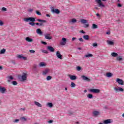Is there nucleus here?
Returning <instances> with one entry per match:
<instances>
[{
  "label": "nucleus",
  "mask_w": 124,
  "mask_h": 124,
  "mask_svg": "<svg viewBox=\"0 0 124 124\" xmlns=\"http://www.w3.org/2000/svg\"><path fill=\"white\" fill-rule=\"evenodd\" d=\"M81 69V68L80 66H78L77 67V70H78V71H80Z\"/></svg>",
  "instance_id": "nucleus-41"
},
{
  "label": "nucleus",
  "mask_w": 124,
  "mask_h": 124,
  "mask_svg": "<svg viewBox=\"0 0 124 124\" xmlns=\"http://www.w3.org/2000/svg\"><path fill=\"white\" fill-rule=\"evenodd\" d=\"M22 59L24 60V61H27V57L23 56Z\"/></svg>",
  "instance_id": "nucleus-60"
},
{
  "label": "nucleus",
  "mask_w": 124,
  "mask_h": 124,
  "mask_svg": "<svg viewBox=\"0 0 124 124\" xmlns=\"http://www.w3.org/2000/svg\"><path fill=\"white\" fill-rule=\"evenodd\" d=\"M37 21L38 22H40V23L37 22L35 23V25H36L37 26H43V23H46V20H45L39 19H37Z\"/></svg>",
  "instance_id": "nucleus-1"
},
{
  "label": "nucleus",
  "mask_w": 124,
  "mask_h": 124,
  "mask_svg": "<svg viewBox=\"0 0 124 124\" xmlns=\"http://www.w3.org/2000/svg\"><path fill=\"white\" fill-rule=\"evenodd\" d=\"M106 34L110 35V31H108V32H106Z\"/></svg>",
  "instance_id": "nucleus-62"
},
{
  "label": "nucleus",
  "mask_w": 124,
  "mask_h": 124,
  "mask_svg": "<svg viewBox=\"0 0 124 124\" xmlns=\"http://www.w3.org/2000/svg\"><path fill=\"white\" fill-rule=\"evenodd\" d=\"M50 71L49 69H46L45 71H43V75H46Z\"/></svg>",
  "instance_id": "nucleus-19"
},
{
  "label": "nucleus",
  "mask_w": 124,
  "mask_h": 124,
  "mask_svg": "<svg viewBox=\"0 0 124 124\" xmlns=\"http://www.w3.org/2000/svg\"><path fill=\"white\" fill-rule=\"evenodd\" d=\"M5 91H6L5 88L0 86V92L1 93H5Z\"/></svg>",
  "instance_id": "nucleus-16"
},
{
  "label": "nucleus",
  "mask_w": 124,
  "mask_h": 124,
  "mask_svg": "<svg viewBox=\"0 0 124 124\" xmlns=\"http://www.w3.org/2000/svg\"><path fill=\"white\" fill-rule=\"evenodd\" d=\"M47 49L49 51V52H51L52 53L55 52V48L51 46H48L46 47Z\"/></svg>",
  "instance_id": "nucleus-7"
},
{
  "label": "nucleus",
  "mask_w": 124,
  "mask_h": 124,
  "mask_svg": "<svg viewBox=\"0 0 124 124\" xmlns=\"http://www.w3.org/2000/svg\"><path fill=\"white\" fill-rule=\"evenodd\" d=\"M39 66H41V67H43V66H46V64L44 63L43 62H41L39 64Z\"/></svg>",
  "instance_id": "nucleus-26"
},
{
  "label": "nucleus",
  "mask_w": 124,
  "mask_h": 124,
  "mask_svg": "<svg viewBox=\"0 0 124 124\" xmlns=\"http://www.w3.org/2000/svg\"><path fill=\"white\" fill-rule=\"evenodd\" d=\"M56 56L58 59H60V60H62V55L61 54V52L60 51H57L56 52Z\"/></svg>",
  "instance_id": "nucleus-9"
},
{
  "label": "nucleus",
  "mask_w": 124,
  "mask_h": 124,
  "mask_svg": "<svg viewBox=\"0 0 124 124\" xmlns=\"http://www.w3.org/2000/svg\"><path fill=\"white\" fill-rule=\"evenodd\" d=\"M87 97L88 98H93V94H88Z\"/></svg>",
  "instance_id": "nucleus-36"
},
{
  "label": "nucleus",
  "mask_w": 124,
  "mask_h": 124,
  "mask_svg": "<svg viewBox=\"0 0 124 124\" xmlns=\"http://www.w3.org/2000/svg\"><path fill=\"white\" fill-rule=\"evenodd\" d=\"M68 76L69 77L70 80H72V81L76 80V79H77V77H76V76L68 75Z\"/></svg>",
  "instance_id": "nucleus-8"
},
{
  "label": "nucleus",
  "mask_w": 124,
  "mask_h": 124,
  "mask_svg": "<svg viewBox=\"0 0 124 124\" xmlns=\"http://www.w3.org/2000/svg\"><path fill=\"white\" fill-rule=\"evenodd\" d=\"M19 119H16L15 121H14V123H18L19 122Z\"/></svg>",
  "instance_id": "nucleus-57"
},
{
  "label": "nucleus",
  "mask_w": 124,
  "mask_h": 124,
  "mask_svg": "<svg viewBox=\"0 0 124 124\" xmlns=\"http://www.w3.org/2000/svg\"><path fill=\"white\" fill-rule=\"evenodd\" d=\"M112 123H113L112 119H107L104 121V124H112Z\"/></svg>",
  "instance_id": "nucleus-11"
},
{
  "label": "nucleus",
  "mask_w": 124,
  "mask_h": 124,
  "mask_svg": "<svg viewBox=\"0 0 124 124\" xmlns=\"http://www.w3.org/2000/svg\"><path fill=\"white\" fill-rule=\"evenodd\" d=\"M89 27H90V25L87 24H85L84 26V28H89Z\"/></svg>",
  "instance_id": "nucleus-52"
},
{
  "label": "nucleus",
  "mask_w": 124,
  "mask_h": 124,
  "mask_svg": "<svg viewBox=\"0 0 124 124\" xmlns=\"http://www.w3.org/2000/svg\"><path fill=\"white\" fill-rule=\"evenodd\" d=\"M8 79H10V80H13L14 78H13V77L12 76H8L7 77Z\"/></svg>",
  "instance_id": "nucleus-42"
},
{
  "label": "nucleus",
  "mask_w": 124,
  "mask_h": 124,
  "mask_svg": "<svg viewBox=\"0 0 124 124\" xmlns=\"http://www.w3.org/2000/svg\"><path fill=\"white\" fill-rule=\"evenodd\" d=\"M36 13L37 15L41 16V14L39 11H36Z\"/></svg>",
  "instance_id": "nucleus-48"
},
{
  "label": "nucleus",
  "mask_w": 124,
  "mask_h": 124,
  "mask_svg": "<svg viewBox=\"0 0 124 124\" xmlns=\"http://www.w3.org/2000/svg\"><path fill=\"white\" fill-rule=\"evenodd\" d=\"M98 6L99 7H104L105 6L101 2L99 4H98Z\"/></svg>",
  "instance_id": "nucleus-32"
},
{
  "label": "nucleus",
  "mask_w": 124,
  "mask_h": 124,
  "mask_svg": "<svg viewBox=\"0 0 124 124\" xmlns=\"http://www.w3.org/2000/svg\"><path fill=\"white\" fill-rule=\"evenodd\" d=\"M29 12H32V11H33V9H30L29 10H28Z\"/></svg>",
  "instance_id": "nucleus-59"
},
{
  "label": "nucleus",
  "mask_w": 124,
  "mask_h": 124,
  "mask_svg": "<svg viewBox=\"0 0 124 124\" xmlns=\"http://www.w3.org/2000/svg\"><path fill=\"white\" fill-rule=\"evenodd\" d=\"M23 56L20 55H19L17 56V58L18 59H23Z\"/></svg>",
  "instance_id": "nucleus-49"
},
{
  "label": "nucleus",
  "mask_w": 124,
  "mask_h": 124,
  "mask_svg": "<svg viewBox=\"0 0 124 124\" xmlns=\"http://www.w3.org/2000/svg\"><path fill=\"white\" fill-rule=\"evenodd\" d=\"M111 55L112 57H118V53H115V52H112Z\"/></svg>",
  "instance_id": "nucleus-24"
},
{
  "label": "nucleus",
  "mask_w": 124,
  "mask_h": 124,
  "mask_svg": "<svg viewBox=\"0 0 124 124\" xmlns=\"http://www.w3.org/2000/svg\"><path fill=\"white\" fill-rule=\"evenodd\" d=\"M89 91L91 93H100V90L99 89H91Z\"/></svg>",
  "instance_id": "nucleus-3"
},
{
  "label": "nucleus",
  "mask_w": 124,
  "mask_h": 124,
  "mask_svg": "<svg viewBox=\"0 0 124 124\" xmlns=\"http://www.w3.org/2000/svg\"><path fill=\"white\" fill-rule=\"evenodd\" d=\"M41 43H42V44H44V45H47V43H46V42L41 41Z\"/></svg>",
  "instance_id": "nucleus-51"
},
{
  "label": "nucleus",
  "mask_w": 124,
  "mask_h": 124,
  "mask_svg": "<svg viewBox=\"0 0 124 124\" xmlns=\"http://www.w3.org/2000/svg\"><path fill=\"white\" fill-rule=\"evenodd\" d=\"M118 7H122V4H121L120 3H119L118 4Z\"/></svg>",
  "instance_id": "nucleus-61"
},
{
  "label": "nucleus",
  "mask_w": 124,
  "mask_h": 124,
  "mask_svg": "<svg viewBox=\"0 0 124 124\" xmlns=\"http://www.w3.org/2000/svg\"><path fill=\"white\" fill-rule=\"evenodd\" d=\"M36 68H37V65L36 64H34L33 66V69L34 71H35L36 70Z\"/></svg>",
  "instance_id": "nucleus-35"
},
{
  "label": "nucleus",
  "mask_w": 124,
  "mask_h": 124,
  "mask_svg": "<svg viewBox=\"0 0 124 124\" xmlns=\"http://www.w3.org/2000/svg\"><path fill=\"white\" fill-rule=\"evenodd\" d=\"M77 39V38L76 37H73L72 38V41H74V40H76Z\"/></svg>",
  "instance_id": "nucleus-56"
},
{
  "label": "nucleus",
  "mask_w": 124,
  "mask_h": 124,
  "mask_svg": "<svg viewBox=\"0 0 124 124\" xmlns=\"http://www.w3.org/2000/svg\"><path fill=\"white\" fill-rule=\"evenodd\" d=\"M81 22L82 23V24H87V23H88V20L82 19L81 20Z\"/></svg>",
  "instance_id": "nucleus-25"
},
{
  "label": "nucleus",
  "mask_w": 124,
  "mask_h": 124,
  "mask_svg": "<svg viewBox=\"0 0 124 124\" xmlns=\"http://www.w3.org/2000/svg\"><path fill=\"white\" fill-rule=\"evenodd\" d=\"M78 50H82V48L81 47H78Z\"/></svg>",
  "instance_id": "nucleus-64"
},
{
  "label": "nucleus",
  "mask_w": 124,
  "mask_h": 124,
  "mask_svg": "<svg viewBox=\"0 0 124 124\" xmlns=\"http://www.w3.org/2000/svg\"><path fill=\"white\" fill-rule=\"evenodd\" d=\"M52 79V77L51 76H47L46 77V80L47 81H50Z\"/></svg>",
  "instance_id": "nucleus-37"
},
{
  "label": "nucleus",
  "mask_w": 124,
  "mask_h": 124,
  "mask_svg": "<svg viewBox=\"0 0 124 124\" xmlns=\"http://www.w3.org/2000/svg\"><path fill=\"white\" fill-rule=\"evenodd\" d=\"M83 37L85 40H89V39H90V36L88 35H85L83 36Z\"/></svg>",
  "instance_id": "nucleus-20"
},
{
  "label": "nucleus",
  "mask_w": 124,
  "mask_h": 124,
  "mask_svg": "<svg viewBox=\"0 0 124 124\" xmlns=\"http://www.w3.org/2000/svg\"><path fill=\"white\" fill-rule=\"evenodd\" d=\"M93 47H97V43H94L93 44Z\"/></svg>",
  "instance_id": "nucleus-43"
},
{
  "label": "nucleus",
  "mask_w": 124,
  "mask_h": 124,
  "mask_svg": "<svg viewBox=\"0 0 124 124\" xmlns=\"http://www.w3.org/2000/svg\"><path fill=\"white\" fill-rule=\"evenodd\" d=\"M96 2L98 3V4L101 2V0H95Z\"/></svg>",
  "instance_id": "nucleus-53"
},
{
  "label": "nucleus",
  "mask_w": 124,
  "mask_h": 124,
  "mask_svg": "<svg viewBox=\"0 0 124 124\" xmlns=\"http://www.w3.org/2000/svg\"><path fill=\"white\" fill-rule=\"evenodd\" d=\"M29 52H30L32 54H34V53H35V51L31 49V50H30Z\"/></svg>",
  "instance_id": "nucleus-45"
},
{
  "label": "nucleus",
  "mask_w": 124,
  "mask_h": 124,
  "mask_svg": "<svg viewBox=\"0 0 124 124\" xmlns=\"http://www.w3.org/2000/svg\"><path fill=\"white\" fill-rule=\"evenodd\" d=\"M24 21L25 22H29V21H30V22H35V18L32 17H28V18H24Z\"/></svg>",
  "instance_id": "nucleus-2"
},
{
  "label": "nucleus",
  "mask_w": 124,
  "mask_h": 124,
  "mask_svg": "<svg viewBox=\"0 0 124 124\" xmlns=\"http://www.w3.org/2000/svg\"><path fill=\"white\" fill-rule=\"evenodd\" d=\"M21 78L22 79L23 81H26V80H27V74L23 73V75L21 77Z\"/></svg>",
  "instance_id": "nucleus-14"
},
{
  "label": "nucleus",
  "mask_w": 124,
  "mask_h": 124,
  "mask_svg": "<svg viewBox=\"0 0 124 124\" xmlns=\"http://www.w3.org/2000/svg\"><path fill=\"white\" fill-rule=\"evenodd\" d=\"M54 121L53 120H49L47 122V123H48V124H52V123H53Z\"/></svg>",
  "instance_id": "nucleus-54"
},
{
  "label": "nucleus",
  "mask_w": 124,
  "mask_h": 124,
  "mask_svg": "<svg viewBox=\"0 0 124 124\" xmlns=\"http://www.w3.org/2000/svg\"><path fill=\"white\" fill-rule=\"evenodd\" d=\"M51 12L52 13H55L56 14H60V13L61 12L59 9L54 8L51 9Z\"/></svg>",
  "instance_id": "nucleus-5"
},
{
  "label": "nucleus",
  "mask_w": 124,
  "mask_h": 124,
  "mask_svg": "<svg viewBox=\"0 0 124 124\" xmlns=\"http://www.w3.org/2000/svg\"><path fill=\"white\" fill-rule=\"evenodd\" d=\"M119 92H124V89L119 87Z\"/></svg>",
  "instance_id": "nucleus-46"
},
{
  "label": "nucleus",
  "mask_w": 124,
  "mask_h": 124,
  "mask_svg": "<svg viewBox=\"0 0 124 124\" xmlns=\"http://www.w3.org/2000/svg\"><path fill=\"white\" fill-rule=\"evenodd\" d=\"M46 106H47V107H49V108H52V107H53V103H47L46 104Z\"/></svg>",
  "instance_id": "nucleus-22"
},
{
  "label": "nucleus",
  "mask_w": 124,
  "mask_h": 124,
  "mask_svg": "<svg viewBox=\"0 0 124 124\" xmlns=\"http://www.w3.org/2000/svg\"><path fill=\"white\" fill-rule=\"evenodd\" d=\"M25 40L26 41H28V42H32L33 41V40L29 37H27L25 38Z\"/></svg>",
  "instance_id": "nucleus-17"
},
{
  "label": "nucleus",
  "mask_w": 124,
  "mask_h": 124,
  "mask_svg": "<svg viewBox=\"0 0 124 124\" xmlns=\"http://www.w3.org/2000/svg\"><path fill=\"white\" fill-rule=\"evenodd\" d=\"M116 82L118 83L119 85H121V86H123L124 84V81L123 79H121L120 78H117L116 80Z\"/></svg>",
  "instance_id": "nucleus-6"
},
{
  "label": "nucleus",
  "mask_w": 124,
  "mask_h": 124,
  "mask_svg": "<svg viewBox=\"0 0 124 124\" xmlns=\"http://www.w3.org/2000/svg\"><path fill=\"white\" fill-rule=\"evenodd\" d=\"M76 87V84L74 82H72L71 83V88H75Z\"/></svg>",
  "instance_id": "nucleus-29"
},
{
  "label": "nucleus",
  "mask_w": 124,
  "mask_h": 124,
  "mask_svg": "<svg viewBox=\"0 0 124 124\" xmlns=\"http://www.w3.org/2000/svg\"><path fill=\"white\" fill-rule=\"evenodd\" d=\"M12 85H14V86H16V85H18V82L16 81H14L12 82Z\"/></svg>",
  "instance_id": "nucleus-34"
},
{
  "label": "nucleus",
  "mask_w": 124,
  "mask_h": 124,
  "mask_svg": "<svg viewBox=\"0 0 124 124\" xmlns=\"http://www.w3.org/2000/svg\"><path fill=\"white\" fill-rule=\"evenodd\" d=\"M46 17H50L51 16H50V15H49V14H46Z\"/></svg>",
  "instance_id": "nucleus-63"
},
{
  "label": "nucleus",
  "mask_w": 124,
  "mask_h": 124,
  "mask_svg": "<svg viewBox=\"0 0 124 124\" xmlns=\"http://www.w3.org/2000/svg\"><path fill=\"white\" fill-rule=\"evenodd\" d=\"M93 117H98L100 115V112L98 111H94L93 113Z\"/></svg>",
  "instance_id": "nucleus-12"
},
{
  "label": "nucleus",
  "mask_w": 124,
  "mask_h": 124,
  "mask_svg": "<svg viewBox=\"0 0 124 124\" xmlns=\"http://www.w3.org/2000/svg\"><path fill=\"white\" fill-rule=\"evenodd\" d=\"M117 61H119V62L121 61H123V58L122 56H119L117 58Z\"/></svg>",
  "instance_id": "nucleus-33"
},
{
  "label": "nucleus",
  "mask_w": 124,
  "mask_h": 124,
  "mask_svg": "<svg viewBox=\"0 0 124 124\" xmlns=\"http://www.w3.org/2000/svg\"><path fill=\"white\" fill-rule=\"evenodd\" d=\"M7 9L5 7H2V11H6Z\"/></svg>",
  "instance_id": "nucleus-50"
},
{
  "label": "nucleus",
  "mask_w": 124,
  "mask_h": 124,
  "mask_svg": "<svg viewBox=\"0 0 124 124\" xmlns=\"http://www.w3.org/2000/svg\"><path fill=\"white\" fill-rule=\"evenodd\" d=\"M3 22L1 20H0V26H3Z\"/></svg>",
  "instance_id": "nucleus-55"
},
{
  "label": "nucleus",
  "mask_w": 124,
  "mask_h": 124,
  "mask_svg": "<svg viewBox=\"0 0 124 124\" xmlns=\"http://www.w3.org/2000/svg\"><path fill=\"white\" fill-rule=\"evenodd\" d=\"M114 90L116 93H119V88H117V87H114Z\"/></svg>",
  "instance_id": "nucleus-39"
},
{
  "label": "nucleus",
  "mask_w": 124,
  "mask_h": 124,
  "mask_svg": "<svg viewBox=\"0 0 124 124\" xmlns=\"http://www.w3.org/2000/svg\"><path fill=\"white\" fill-rule=\"evenodd\" d=\"M34 103L35 104V105H36V106H37L38 107H42V105H41L40 103H39V102H36V101H34Z\"/></svg>",
  "instance_id": "nucleus-18"
},
{
  "label": "nucleus",
  "mask_w": 124,
  "mask_h": 124,
  "mask_svg": "<svg viewBox=\"0 0 124 124\" xmlns=\"http://www.w3.org/2000/svg\"><path fill=\"white\" fill-rule=\"evenodd\" d=\"M66 44V39L65 38H62V41L60 42V45H65Z\"/></svg>",
  "instance_id": "nucleus-10"
},
{
  "label": "nucleus",
  "mask_w": 124,
  "mask_h": 124,
  "mask_svg": "<svg viewBox=\"0 0 124 124\" xmlns=\"http://www.w3.org/2000/svg\"><path fill=\"white\" fill-rule=\"evenodd\" d=\"M93 54H88L85 55V58H92L93 57Z\"/></svg>",
  "instance_id": "nucleus-27"
},
{
  "label": "nucleus",
  "mask_w": 124,
  "mask_h": 124,
  "mask_svg": "<svg viewBox=\"0 0 124 124\" xmlns=\"http://www.w3.org/2000/svg\"><path fill=\"white\" fill-rule=\"evenodd\" d=\"M42 52L43 53H44L45 54H48V51L46 50H44V49H43L42 50Z\"/></svg>",
  "instance_id": "nucleus-40"
},
{
  "label": "nucleus",
  "mask_w": 124,
  "mask_h": 124,
  "mask_svg": "<svg viewBox=\"0 0 124 124\" xmlns=\"http://www.w3.org/2000/svg\"><path fill=\"white\" fill-rule=\"evenodd\" d=\"M71 22H72V23H73V24H75V23H76V22H77V20H76V19L73 18L72 19Z\"/></svg>",
  "instance_id": "nucleus-38"
},
{
  "label": "nucleus",
  "mask_w": 124,
  "mask_h": 124,
  "mask_svg": "<svg viewBox=\"0 0 124 124\" xmlns=\"http://www.w3.org/2000/svg\"><path fill=\"white\" fill-rule=\"evenodd\" d=\"M81 78L84 81H86L87 82H91V79L86 77V76H81Z\"/></svg>",
  "instance_id": "nucleus-4"
},
{
  "label": "nucleus",
  "mask_w": 124,
  "mask_h": 124,
  "mask_svg": "<svg viewBox=\"0 0 124 124\" xmlns=\"http://www.w3.org/2000/svg\"><path fill=\"white\" fill-rule=\"evenodd\" d=\"M78 40H79V41L81 42H84V39H83V38H78Z\"/></svg>",
  "instance_id": "nucleus-47"
},
{
  "label": "nucleus",
  "mask_w": 124,
  "mask_h": 124,
  "mask_svg": "<svg viewBox=\"0 0 124 124\" xmlns=\"http://www.w3.org/2000/svg\"><path fill=\"white\" fill-rule=\"evenodd\" d=\"M107 42L108 45H114V42L112 41L108 40Z\"/></svg>",
  "instance_id": "nucleus-21"
},
{
  "label": "nucleus",
  "mask_w": 124,
  "mask_h": 124,
  "mask_svg": "<svg viewBox=\"0 0 124 124\" xmlns=\"http://www.w3.org/2000/svg\"><path fill=\"white\" fill-rule=\"evenodd\" d=\"M107 77H108V78H110V77H112L113 76V74L111 73H108L106 74Z\"/></svg>",
  "instance_id": "nucleus-23"
},
{
  "label": "nucleus",
  "mask_w": 124,
  "mask_h": 124,
  "mask_svg": "<svg viewBox=\"0 0 124 124\" xmlns=\"http://www.w3.org/2000/svg\"><path fill=\"white\" fill-rule=\"evenodd\" d=\"M45 37L46 39H48V40L52 39V36H51L50 33H47L45 35Z\"/></svg>",
  "instance_id": "nucleus-13"
},
{
  "label": "nucleus",
  "mask_w": 124,
  "mask_h": 124,
  "mask_svg": "<svg viewBox=\"0 0 124 124\" xmlns=\"http://www.w3.org/2000/svg\"><path fill=\"white\" fill-rule=\"evenodd\" d=\"M20 121H21L22 122H27V118L25 117H21Z\"/></svg>",
  "instance_id": "nucleus-30"
},
{
  "label": "nucleus",
  "mask_w": 124,
  "mask_h": 124,
  "mask_svg": "<svg viewBox=\"0 0 124 124\" xmlns=\"http://www.w3.org/2000/svg\"><path fill=\"white\" fill-rule=\"evenodd\" d=\"M5 51H6V50L4 48L1 49L0 52V54H4L5 53Z\"/></svg>",
  "instance_id": "nucleus-31"
},
{
  "label": "nucleus",
  "mask_w": 124,
  "mask_h": 124,
  "mask_svg": "<svg viewBox=\"0 0 124 124\" xmlns=\"http://www.w3.org/2000/svg\"><path fill=\"white\" fill-rule=\"evenodd\" d=\"M29 25H31V26H34L35 25V23L34 22H30Z\"/></svg>",
  "instance_id": "nucleus-44"
},
{
  "label": "nucleus",
  "mask_w": 124,
  "mask_h": 124,
  "mask_svg": "<svg viewBox=\"0 0 124 124\" xmlns=\"http://www.w3.org/2000/svg\"><path fill=\"white\" fill-rule=\"evenodd\" d=\"M80 32H81V33H83V34L86 33V32H85V31H84L83 30L80 31Z\"/></svg>",
  "instance_id": "nucleus-58"
},
{
  "label": "nucleus",
  "mask_w": 124,
  "mask_h": 124,
  "mask_svg": "<svg viewBox=\"0 0 124 124\" xmlns=\"http://www.w3.org/2000/svg\"><path fill=\"white\" fill-rule=\"evenodd\" d=\"M98 28V27L96 24H93V25H92V29L94 30L95 29H97Z\"/></svg>",
  "instance_id": "nucleus-28"
},
{
  "label": "nucleus",
  "mask_w": 124,
  "mask_h": 124,
  "mask_svg": "<svg viewBox=\"0 0 124 124\" xmlns=\"http://www.w3.org/2000/svg\"><path fill=\"white\" fill-rule=\"evenodd\" d=\"M36 33H37V34H39L40 35H42V34H43V32H42V31H41V29H37L36 31Z\"/></svg>",
  "instance_id": "nucleus-15"
}]
</instances>
